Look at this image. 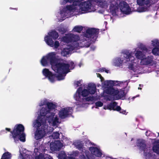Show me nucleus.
Masks as SVG:
<instances>
[{
  "mask_svg": "<svg viewBox=\"0 0 159 159\" xmlns=\"http://www.w3.org/2000/svg\"><path fill=\"white\" fill-rule=\"evenodd\" d=\"M98 30L94 28L88 29L86 33L80 36L76 34H69L61 38V44L62 42L67 44V47L62 50L61 54L63 56H67L71 52L79 47H89L90 45L89 38H96L98 34Z\"/></svg>",
  "mask_w": 159,
  "mask_h": 159,
  "instance_id": "nucleus-1",
  "label": "nucleus"
},
{
  "mask_svg": "<svg viewBox=\"0 0 159 159\" xmlns=\"http://www.w3.org/2000/svg\"><path fill=\"white\" fill-rule=\"evenodd\" d=\"M56 55L55 52L48 53L42 57L41 63L43 66H46L50 63L53 70L59 74L57 76L58 80H63L69 70L74 68V63L70 61L63 63L59 62L56 60Z\"/></svg>",
  "mask_w": 159,
  "mask_h": 159,
  "instance_id": "nucleus-2",
  "label": "nucleus"
},
{
  "mask_svg": "<svg viewBox=\"0 0 159 159\" xmlns=\"http://www.w3.org/2000/svg\"><path fill=\"white\" fill-rule=\"evenodd\" d=\"M45 106L43 107L37 113L38 115L37 119L46 120L49 125H57L58 122V119L56 114L57 111L55 110V105L49 102L46 99L41 100L39 104V106Z\"/></svg>",
  "mask_w": 159,
  "mask_h": 159,
  "instance_id": "nucleus-3",
  "label": "nucleus"
},
{
  "mask_svg": "<svg viewBox=\"0 0 159 159\" xmlns=\"http://www.w3.org/2000/svg\"><path fill=\"white\" fill-rule=\"evenodd\" d=\"M96 88L95 84L90 83L84 88L80 87L78 89L74 95V98L76 101L77 105H82L86 104V101L91 100L95 101V98H87L89 95H93L96 91Z\"/></svg>",
  "mask_w": 159,
  "mask_h": 159,
  "instance_id": "nucleus-4",
  "label": "nucleus"
},
{
  "mask_svg": "<svg viewBox=\"0 0 159 159\" xmlns=\"http://www.w3.org/2000/svg\"><path fill=\"white\" fill-rule=\"evenodd\" d=\"M133 55L134 53L132 52H128L126 54H123L120 57L116 58L113 61V64L120 66L125 64H127L129 69L136 71L139 68L136 64L138 61Z\"/></svg>",
  "mask_w": 159,
  "mask_h": 159,
  "instance_id": "nucleus-5",
  "label": "nucleus"
},
{
  "mask_svg": "<svg viewBox=\"0 0 159 159\" xmlns=\"http://www.w3.org/2000/svg\"><path fill=\"white\" fill-rule=\"evenodd\" d=\"M110 7V11L113 15H118L120 11L123 14L128 15L131 9L128 4L121 0H112Z\"/></svg>",
  "mask_w": 159,
  "mask_h": 159,
  "instance_id": "nucleus-6",
  "label": "nucleus"
},
{
  "mask_svg": "<svg viewBox=\"0 0 159 159\" xmlns=\"http://www.w3.org/2000/svg\"><path fill=\"white\" fill-rule=\"evenodd\" d=\"M46 120L40 119L39 118L33 122L34 127L37 128L41 126V129H37L35 133L34 138L36 140L42 139L53 130V128L51 127H49L48 130V126L46 125Z\"/></svg>",
  "mask_w": 159,
  "mask_h": 159,
  "instance_id": "nucleus-7",
  "label": "nucleus"
},
{
  "mask_svg": "<svg viewBox=\"0 0 159 159\" xmlns=\"http://www.w3.org/2000/svg\"><path fill=\"white\" fill-rule=\"evenodd\" d=\"M152 48L149 47L146 48L144 47L143 48L142 51L139 50L138 48L135 49V51L133 52L135 56L136 57V59L138 60V62L137 64L139 66V69L136 71L138 70L139 68V65L137 63L138 62V59H141L140 64L141 65H147L151 63L152 61V56H148L147 57L145 54V52H146L148 53H150ZM136 59V58H135Z\"/></svg>",
  "mask_w": 159,
  "mask_h": 159,
  "instance_id": "nucleus-8",
  "label": "nucleus"
},
{
  "mask_svg": "<svg viewBox=\"0 0 159 159\" xmlns=\"http://www.w3.org/2000/svg\"><path fill=\"white\" fill-rule=\"evenodd\" d=\"M112 83L113 81L111 80H107L103 84V86L107 89L105 90L104 92L113 96V100L118 99L123 97L125 95L124 91L111 88V87L112 85Z\"/></svg>",
  "mask_w": 159,
  "mask_h": 159,
  "instance_id": "nucleus-9",
  "label": "nucleus"
},
{
  "mask_svg": "<svg viewBox=\"0 0 159 159\" xmlns=\"http://www.w3.org/2000/svg\"><path fill=\"white\" fill-rule=\"evenodd\" d=\"M58 37V33L55 30H52L48 32L47 35L45 36L44 40L48 45L55 48H57L60 46L59 42L57 41L54 42L52 39L55 40L57 39Z\"/></svg>",
  "mask_w": 159,
  "mask_h": 159,
  "instance_id": "nucleus-10",
  "label": "nucleus"
},
{
  "mask_svg": "<svg viewBox=\"0 0 159 159\" xmlns=\"http://www.w3.org/2000/svg\"><path fill=\"white\" fill-rule=\"evenodd\" d=\"M24 130V127L21 124L15 126L13 131L11 132L15 142H16L19 140L22 142L25 141V134L23 133Z\"/></svg>",
  "mask_w": 159,
  "mask_h": 159,
  "instance_id": "nucleus-11",
  "label": "nucleus"
},
{
  "mask_svg": "<svg viewBox=\"0 0 159 159\" xmlns=\"http://www.w3.org/2000/svg\"><path fill=\"white\" fill-rule=\"evenodd\" d=\"M43 145L35 148L33 153L35 159H53L49 155L45 153L47 150Z\"/></svg>",
  "mask_w": 159,
  "mask_h": 159,
  "instance_id": "nucleus-12",
  "label": "nucleus"
},
{
  "mask_svg": "<svg viewBox=\"0 0 159 159\" xmlns=\"http://www.w3.org/2000/svg\"><path fill=\"white\" fill-rule=\"evenodd\" d=\"M56 111L57 112L56 114L57 115V117H58L57 114H58L59 117L61 119H64L67 117L68 115L71 114L73 111V109L71 107H62L60 109L58 113L57 112V110H56ZM58 118L59 119V118ZM58 121V123L56 125H50L53 126H56L59 123V120Z\"/></svg>",
  "mask_w": 159,
  "mask_h": 159,
  "instance_id": "nucleus-13",
  "label": "nucleus"
},
{
  "mask_svg": "<svg viewBox=\"0 0 159 159\" xmlns=\"http://www.w3.org/2000/svg\"><path fill=\"white\" fill-rule=\"evenodd\" d=\"M56 73L57 74H56V76H55L54 75L52 74V73L47 69H44L43 70V75L46 77H47L49 80L51 82H53L56 81L57 79L59 80L57 78V76L59 75V74L57 73Z\"/></svg>",
  "mask_w": 159,
  "mask_h": 159,
  "instance_id": "nucleus-14",
  "label": "nucleus"
},
{
  "mask_svg": "<svg viewBox=\"0 0 159 159\" xmlns=\"http://www.w3.org/2000/svg\"><path fill=\"white\" fill-rule=\"evenodd\" d=\"M149 0H137V3L140 6L137 9V11L139 12L145 11H147L146 7H143V6H144L148 4L149 3Z\"/></svg>",
  "mask_w": 159,
  "mask_h": 159,
  "instance_id": "nucleus-15",
  "label": "nucleus"
},
{
  "mask_svg": "<svg viewBox=\"0 0 159 159\" xmlns=\"http://www.w3.org/2000/svg\"><path fill=\"white\" fill-rule=\"evenodd\" d=\"M137 145L141 149L144 150V155L148 157H149L151 156V154L150 153V150H147V152H145L146 149L145 147L146 145L144 141L143 140L141 139H139L137 140Z\"/></svg>",
  "mask_w": 159,
  "mask_h": 159,
  "instance_id": "nucleus-16",
  "label": "nucleus"
},
{
  "mask_svg": "<svg viewBox=\"0 0 159 159\" xmlns=\"http://www.w3.org/2000/svg\"><path fill=\"white\" fill-rule=\"evenodd\" d=\"M62 147V143L59 141H55L54 142L51 143L50 145V149L53 151L59 150Z\"/></svg>",
  "mask_w": 159,
  "mask_h": 159,
  "instance_id": "nucleus-17",
  "label": "nucleus"
},
{
  "mask_svg": "<svg viewBox=\"0 0 159 159\" xmlns=\"http://www.w3.org/2000/svg\"><path fill=\"white\" fill-rule=\"evenodd\" d=\"M89 150L93 155V157L94 156L97 157H100L102 156V153L101 151L98 148L94 147H90Z\"/></svg>",
  "mask_w": 159,
  "mask_h": 159,
  "instance_id": "nucleus-18",
  "label": "nucleus"
},
{
  "mask_svg": "<svg viewBox=\"0 0 159 159\" xmlns=\"http://www.w3.org/2000/svg\"><path fill=\"white\" fill-rule=\"evenodd\" d=\"M116 104L115 102H111L109 104L110 110H113L114 111H120V107L119 106H116Z\"/></svg>",
  "mask_w": 159,
  "mask_h": 159,
  "instance_id": "nucleus-19",
  "label": "nucleus"
},
{
  "mask_svg": "<svg viewBox=\"0 0 159 159\" xmlns=\"http://www.w3.org/2000/svg\"><path fill=\"white\" fill-rule=\"evenodd\" d=\"M20 155L18 159H29L30 157V156L26 154L25 152H22L21 149H20Z\"/></svg>",
  "mask_w": 159,
  "mask_h": 159,
  "instance_id": "nucleus-20",
  "label": "nucleus"
},
{
  "mask_svg": "<svg viewBox=\"0 0 159 159\" xmlns=\"http://www.w3.org/2000/svg\"><path fill=\"white\" fill-rule=\"evenodd\" d=\"M11 156L10 153L7 152L2 155L1 159H11Z\"/></svg>",
  "mask_w": 159,
  "mask_h": 159,
  "instance_id": "nucleus-21",
  "label": "nucleus"
},
{
  "mask_svg": "<svg viewBox=\"0 0 159 159\" xmlns=\"http://www.w3.org/2000/svg\"><path fill=\"white\" fill-rule=\"evenodd\" d=\"M66 155L64 151H61L58 155V157L59 159H75L73 158H69L68 159H66Z\"/></svg>",
  "mask_w": 159,
  "mask_h": 159,
  "instance_id": "nucleus-22",
  "label": "nucleus"
},
{
  "mask_svg": "<svg viewBox=\"0 0 159 159\" xmlns=\"http://www.w3.org/2000/svg\"><path fill=\"white\" fill-rule=\"evenodd\" d=\"M151 44L153 47H159V40L155 39L151 41Z\"/></svg>",
  "mask_w": 159,
  "mask_h": 159,
  "instance_id": "nucleus-23",
  "label": "nucleus"
},
{
  "mask_svg": "<svg viewBox=\"0 0 159 159\" xmlns=\"http://www.w3.org/2000/svg\"><path fill=\"white\" fill-rule=\"evenodd\" d=\"M82 29L83 28L81 26H76L73 28L72 31L74 32L79 33L82 30Z\"/></svg>",
  "mask_w": 159,
  "mask_h": 159,
  "instance_id": "nucleus-24",
  "label": "nucleus"
},
{
  "mask_svg": "<svg viewBox=\"0 0 159 159\" xmlns=\"http://www.w3.org/2000/svg\"><path fill=\"white\" fill-rule=\"evenodd\" d=\"M152 52L155 55H159V48H155L152 50Z\"/></svg>",
  "mask_w": 159,
  "mask_h": 159,
  "instance_id": "nucleus-25",
  "label": "nucleus"
},
{
  "mask_svg": "<svg viewBox=\"0 0 159 159\" xmlns=\"http://www.w3.org/2000/svg\"><path fill=\"white\" fill-rule=\"evenodd\" d=\"M153 151L157 154H159V144L154 145L153 147Z\"/></svg>",
  "mask_w": 159,
  "mask_h": 159,
  "instance_id": "nucleus-26",
  "label": "nucleus"
},
{
  "mask_svg": "<svg viewBox=\"0 0 159 159\" xmlns=\"http://www.w3.org/2000/svg\"><path fill=\"white\" fill-rule=\"evenodd\" d=\"M95 108H97L98 107H100L103 105V103L100 101H97L95 102Z\"/></svg>",
  "mask_w": 159,
  "mask_h": 159,
  "instance_id": "nucleus-27",
  "label": "nucleus"
},
{
  "mask_svg": "<svg viewBox=\"0 0 159 159\" xmlns=\"http://www.w3.org/2000/svg\"><path fill=\"white\" fill-rule=\"evenodd\" d=\"M82 81L81 80L75 81L74 82V85L76 87L80 86L82 84Z\"/></svg>",
  "mask_w": 159,
  "mask_h": 159,
  "instance_id": "nucleus-28",
  "label": "nucleus"
},
{
  "mask_svg": "<svg viewBox=\"0 0 159 159\" xmlns=\"http://www.w3.org/2000/svg\"><path fill=\"white\" fill-rule=\"evenodd\" d=\"M59 134L58 132H54L52 135V137L54 139H57L59 138Z\"/></svg>",
  "mask_w": 159,
  "mask_h": 159,
  "instance_id": "nucleus-29",
  "label": "nucleus"
},
{
  "mask_svg": "<svg viewBox=\"0 0 159 159\" xmlns=\"http://www.w3.org/2000/svg\"><path fill=\"white\" fill-rule=\"evenodd\" d=\"M105 71L106 73H109L110 71L109 70L106 69L105 68H100L98 69V72H103V71Z\"/></svg>",
  "mask_w": 159,
  "mask_h": 159,
  "instance_id": "nucleus-30",
  "label": "nucleus"
},
{
  "mask_svg": "<svg viewBox=\"0 0 159 159\" xmlns=\"http://www.w3.org/2000/svg\"><path fill=\"white\" fill-rule=\"evenodd\" d=\"M57 30L60 32L61 33H64L66 31V30L63 27H57Z\"/></svg>",
  "mask_w": 159,
  "mask_h": 159,
  "instance_id": "nucleus-31",
  "label": "nucleus"
},
{
  "mask_svg": "<svg viewBox=\"0 0 159 159\" xmlns=\"http://www.w3.org/2000/svg\"><path fill=\"white\" fill-rule=\"evenodd\" d=\"M97 76L98 77H100V79H101V81H102V80L103 79V78L101 76V75L99 74H97Z\"/></svg>",
  "mask_w": 159,
  "mask_h": 159,
  "instance_id": "nucleus-32",
  "label": "nucleus"
},
{
  "mask_svg": "<svg viewBox=\"0 0 159 159\" xmlns=\"http://www.w3.org/2000/svg\"><path fill=\"white\" fill-rule=\"evenodd\" d=\"M103 109L105 110H106V109L110 110L108 105L107 106L104 105L103 107Z\"/></svg>",
  "mask_w": 159,
  "mask_h": 159,
  "instance_id": "nucleus-33",
  "label": "nucleus"
},
{
  "mask_svg": "<svg viewBox=\"0 0 159 159\" xmlns=\"http://www.w3.org/2000/svg\"><path fill=\"white\" fill-rule=\"evenodd\" d=\"M120 113H122L126 115L127 114V113L125 111H122L121 110V109L120 110Z\"/></svg>",
  "mask_w": 159,
  "mask_h": 159,
  "instance_id": "nucleus-34",
  "label": "nucleus"
},
{
  "mask_svg": "<svg viewBox=\"0 0 159 159\" xmlns=\"http://www.w3.org/2000/svg\"><path fill=\"white\" fill-rule=\"evenodd\" d=\"M82 145H81L80 146V147L78 145H77V147L78 149H79V150H80L81 148H82Z\"/></svg>",
  "mask_w": 159,
  "mask_h": 159,
  "instance_id": "nucleus-35",
  "label": "nucleus"
},
{
  "mask_svg": "<svg viewBox=\"0 0 159 159\" xmlns=\"http://www.w3.org/2000/svg\"><path fill=\"white\" fill-rule=\"evenodd\" d=\"M6 130L8 131H9L10 130V129L8 128H6Z\"/></svg>",
  "mask_w": 159,
  "mask_h": 159,
  "instance_id": "nucleus-36",
  "label": "nucleus"
},
{
  "mask_svg": "<svg viewBox=\"0 0 159 159\" xmlns=\"http://www.w3.org/2000/svg\"><path fill=\"white\" fill-rule=\"evenodd\" d=\"M138 89H142V88H140L139 87V88H138Z\"/></svg>",
  "mask_w": 159,
  "mask_h": 159,
  "instance_id": "nucleus-37",
  "label": "nucleus"
},
{
  "mask_svg": "<svg viewBox=\"0 0 159 159\" xmlns=\"http://www.w3.org/2000/svg\"><path fill=\"white\" fill-rule=\"evenodd\" d=\"M148 133V132H146V135H147V133Z\"/></svg>",
  "mask_w": 159,
  "mask_h": 159,
  "instance_id": "nucleus-38",
  "label": "nucleus"
},
{
  "mask_svg": "<svg viewBox=\"0 0 159 159\" xmlns=\"http://www.w3.org/2000/svg\"><path fill=\"white\" fill-rule=\"evenodd\" d=\"M158 136H159V133H158Z\"/></svg>",
  "mask_w": 159,
  "mask_h": 159,
  "instance_id": "nucleus-39",
  "label": "nucleus"
},
{
  "mask_svg": "<svg viewBox=\"0 0 159 159\" xmlns=\"http://www.w3.org/2000/svg\"><path fill=\"white\" fill-rule=\"evenodd\" d=\"M100 98L98 97V99H100Z\"/></svg>",
  "mask_w": 159,
  "mask_h": 159,
  "instance_id": "nucleus-40",
  "label": "nucleus"
},
{
  "mask_svg": "<svg viewBox=\"0 0 159 159\" xmlns=\"http://www.w3.org/2000/svg\"><path fill=\"white\" fill-rule=\"evenodd\" d=\"M139 86H140V87H141V85L140 84V85H139Z\"/></svg>",
  "mask_w": 159,
  "mask_h": 159,
  "instance_id": "nucleus-41",
  "label": "nucleus"
},
{
  "mask_svg": "<svg viewBox=\"0 0 159 159\" xmlns=\"http://www.w3.org/2000/svg\"><path fill=\"white\" fill-rule=\"evenodd\" d=\"M47 146H48V144H47Z\"/></svg>",
  "mask_w": 159,
  "mask_h": 159,
  "instance_id": "nucleus-42",
  "label": "nucleus"
},
{
  "mask_svg": "<svg viewBox=\"0 0 159 159\" xmlns=\"http://www.w3.org/2000/svg\"><path fill=\"white\" fill-rule=\"evenodd\" d=\"M119 82L120 83V84H121V82Z\"/></svg>",
  "mask_w": 159,
  "mask_h": 159,
  "instance_id": "nucleus-43",
  "label": "nucleus"
},
{
  "mask_svg": "<svg viewBox=\"0 0 159 159\" xmlns=\"http://www.w3.org/2000/svg\"><path fill=\"white\" fill-rule=\"evenodd\" d=\"M109 100H111V99H108Z\"/></svg>",
  "mask_w": 159,
  "mask_h": 159,
  "instance_id": "nucleus-44",
  "label": "nucleus"
},
{
  "mask_svg": "<svg viewBox=\"0 0 159 159\" xmlns=\"http://www.w3.org/2000/svg\"><path fill=\"white\" fill-rule=\"evenodd\" d=\"M24 151H25V149H24Z\"/></svg>",
  "mask_w": 159,
  "mask_h": 159,
  "instance_id": "nucleus-45",
  "label": "nucleus"
}]
</instances>
